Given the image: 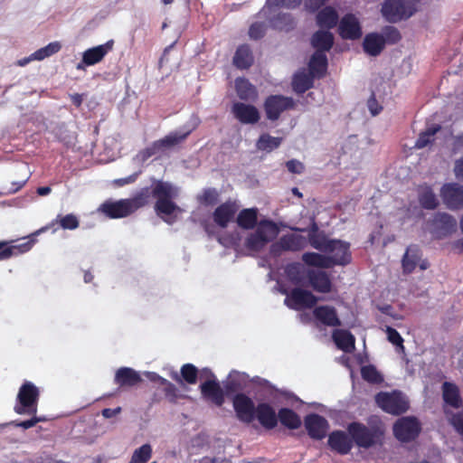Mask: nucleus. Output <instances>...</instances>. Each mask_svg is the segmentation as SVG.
<instances>
[{"mask_svg":"<svg viewBox=\"0 0 463 463\" xmlns=\"http://www.w3.org/2000/svg\"><path fill=\"white\" fill-rule=\"evenodd\" d=\"M151 195L156 198L155 210L158 215H171L178 209L174 202L178 196V189L171 183L156 181L152 192L149 187H144L134 197L128 199L131 213L148 204Z\"/></svg>","mask_w":463,"mask_h":463,"instance_id":"1","label":"nucleus"},{"mask_svg":"<svg viewBox=\"0 0 463 463\" xmlns=\"http://www.w3.org/2000/svg\"><path fill=\"white\" fill-rule=\"evenodd\" d=\"M236 417L244 423H251L255 419L266 430H272L278 425V414L268 402H260L255 406L254 402L245 393H237L232 399Z\"/></svg>","mask_w":463,"mask_h":463,"instance_id":"2","label":"nucleus"},{"mask_svg":"<svg viewBox=\"0 0 463 463\" xmlns=\"http://www.w3.org/2000/svg\"><path fill=\"white\" fill-rule=\"evenodd\" d=\"M347 431L352 437L353 443L363 449H370L381 444L384 435L383 427L378 425L368 427L358 421L349 423Z\"/></svg>","mask_w":463,"mask_h":463,"instance_id":"3","label":"nucleus"},{"mask_svg":"<svg viewBox=\"0 0 463 463\" xmlns=\"http://www.w3.org/2000/svg\"><path fill=\"white\" fill-rule=\"evenodd\" d=\"M39 399L40 389L33 383L24 381L18 390L14 412L19 415L36 414Z\"/></svg>","mask_w":463,"mask_h":463,"instance_id":"4","label":"nucleus"},{"mask_svg":"<svg viewBox=\"0 0 463 463\" xmlns=\"http://www.w3.org/2000/svg\"><path fill=\"white\" fill-rule=\"evenodd\" d=\"M375 402L383 411L392 415H401L410 407L407 398L400 391L381 392L376 394Z\"/></svg>","mask_w":463,"mask_h":463,"instance_id":"5","label":"nucleus"},{"mask_svg":"<svg viewBox=\"0 0 463 463\" xmlns=\"http://www.w3.org/2000/svg\"><path fill=\"white\" fill-rule=\"evenodd\" d=\"M282 294L286 295L284 304L293 310H302L306 308H312L318 301L311 291L296 287L289 292L286 289L281 290Z\"/></svg>","mask_w":463,"mask_h":463,"instance_id":"6","label":"nucleus"},{"mask_svg":"<svg viewBox=\"0 0 463 463\" xmlns=\"http://www.w3.org/2000/svg\"><path fill=\"white\" fill-rule=\"evenodd\" d=\"M392 431L399 441L411 442L419 437L421 425L416 417H402L393 424Z\"/></svg>","mask_w":463,"mask_h":463,"instance_id":"7","label":"nucleus"},{"mask_svg":"<svg viewBox=\"0 0 463 463\" xmlns=\"http://www.w3.org/2000/svg\"><path fill=\"white\" fill-rule=\"evenodd\" d=\"M296 102L291 97L276 94L268 96L263 103V109L269 120H278L285 111L295 109Z\"/></svg>","mask_w":463,"mask_h":463,"instance_id":"8","label":"nucleus"},{"mask_svg":"<svg viewBox=\"0 0 463 463\" xmlns=\"http://www.w3.org/2000/svg\"><path fill=\"white\" fill-rule=\"evenodd\" d=\"M381 11L386 21L398 23L410 18L415 13V8L407 5L405 0H385Z\"/></svg>","mask_w":463,"mask_h":463,"instance_id":"9","label":"nucleus"},{"mask_svg":"<svg viewBox=\"0 0 463 463\" xmlns=\"http://www.w3.org/2000/svg\"><path fill=\"white\" fill-rule=\"evenodd\" d=\"M331 245L325 253H328L330 268L334 266H346L352 260L350 243L341 240L333 239Z\"/></svg>","mask_w":463,"mask_h":463,"instance_id":"10","label":"nucleus"},{"mask_svg":"<svg viewBox=\"0 0 463 463\" xmlns=\"http://www.w3.org/2000/svg\"><path fill=\"white\" fill-rule=\"evenodd\" d=\"M114 41L109 40L104 44H100L92 48L87 49L82 53L81 62L78 63L77 69L83 70L85 66H92L100 62L105 56L112 51Z\"/></svg>","mask_w":463,"mask_h":463,"instance_id":"11","label":"nucleus"},{"mask_svg":"<svg viewBox=\"0 0 463 463\" xmlns=\"http://www.w3.org/2000/svg\"><path fill=\"white\" fill-rule=\"evenodd\" d=\"M443 203L449 209L463 208V186L457 183L445 184L440 190Z\"/></svg>","mask_w":463,"mask_h":463,"instance_id":"12","label":"nucleus"},{"mask_svg":"<svg viewBox=\"0 0 463 463\" xmlns=\"http://www.w3.org/2000/svg\"><path fill=\"white\" fill-rule=\"evenodd\" d=\"M238 210L239 205L235 201L227 200L215 208L213 213V222L216 225L224 229L233 221Z\"/></svg>","mask_w":463,"mask_h":463,"instance_id":"13","label":"nucleus"},{"mask_svg":"<svg viewBox=\"0 0 463 463\" xmlns=\"http://www.w3.org/2000/svg\"><path fill=\"white\" fill-rule=\"evenodd\" d=\"M421 251L417 245H410L402 260L403 272L407 274L411 273L417 265L422 270L427 269L430 264L427 260H421Z\"/></svg>","mask_w":463,"mask_h":463,"instance_id":"14","label":"nucleus"},{"mask_svg":"<svg viewBox=\"0 0 463 463\" xmlns=\"http://www.w3.org/2000/svg\"><path fill=\"white\" fill-rule=\"evenodd\" d=\"M304 423L310 438L320 440L326 437L329 425L323 416L310 413L305 417Z\"/></svg>","mask_w":463,"mask_h":463,"instance_id":"15","label":"nucleus"},{"mask_svg":"<svg viewBox=\"0 0 463 463\" xmlns=\"http://www.w3.org/2000/svg\"><path fill=\"white\" fill-rule=\"evenodd\" d=\"M99 211L110 219L125 218L132 214L128 199L107 200L99 206Z\"/></svg>","mask_w":463,"mask_h":463,"instance_id":"16","label":"nucleus"},{"mask_svg":"<svg viewBox=\"0 0 463 463\" xmlns=\"http://www.w3.org/2000/svg\"><path fill=\"white\" fill-rule=\"evenodd\" d=\"M232 113L241 124L253 125L259 122L260 114L259 109L250 104L235 102L232 107Z\"/></svg>","mask_w":463,"mask_h":463,"instance_id":"17","label":"nucleus"},{"mask_svg":"<svg viewBox=\"0 0 463 463\" xmlns=\"http://www.w3.org/2000/svg\"><path fill=\"white\" fill-rule=\"evenodd\" d=\"M199 388L203 399L218 407L222 406L225 402V394L217 379H207Z\"/></svg>","mask_w":463,"mask_h":463,"instance_id":"18","label":"nucleus"},{"mask_svg":"<svg viewBox=\"0 0 463 463\" xmlns=\"http://www.w3.org/2000/svg\"><path fill=\"white\" fill-rule=\"evenodd\" d=\"M338 33L343 39L346 40H356L362 36V28L354 14H347L342 17Z\"/></svg>","mask_w":463,"mask_h":463,"instance_id":"19","label":"nucleus"},{"mask_svg":"<svg viewBox=\"0 0 463 463\" xmlns=\"http://www.w3.org/2000/svg\"><path fill=\"white\" fill-rule=\"evenodd\" d=\"M307 279L308 285L318 293H330L332 291L333 283L330 276L323 270L307 269Z\"/></svg>","mask_w":463,"mask_h":463,"instance_id":"20","label":"nucleus"},{"mask_svg":"<svg viewBox=\"0 0 463 463\" xmlns=\"http://www.w3.org/2000/svg\"><path fill=\"white\" fill-rule=\"evenodd\" d=\"M327 443L332 450L340 455L348 454L354 446L352 437L343 430L332 431L328 436Z\"/></svg>","mask_w":463,"mask_h":463,"instance_id":"21","label":"nucleus"},{"mask_svg":"<svg viewBox=\"0 0 463 463\" xmlns=\"http://www.w3.org/2000/svg\"><path fill=\"white\" fill-rule=\"evenodd\" d=\"M314 317L326 326L336 327L341 326L335 307L328 305L318 306L313 310Z\"/></svg>","mask_w":463,"mask_h":463,"instance_id":"22","label":"nucleus"},{"mask_svg":"<svg viewBox=\"0 0 463 463\" xmlns=\"http://www.w3.org/2000/svg\"><path fill=\"white\" fill-rule=\"evenodd\" d=\"M141 382L139 373L130 367L118 368L114 377V383L119 387H134Z\"/></svg>","mask_w":463,"mask_h":463,"instance_id":"23","label":"nucleus"},{"mask_svg":"<svg viewBox=\"0 0 463 463\" xmlns=\"http://www.w3.org/2000/svg\"><path fill=\"white\" fill-rule=\"evenodd\" d=\"M433 225L439 236L444 237L456 230V220L446 213H438L433 218Z\"/></svg>","mask_w":463,"mask_h":463,"instance_id":"24","label":"nucleus"},{"mask_svg":"<svg viewBox=\"0 0 463 463\" xmlns=\"http://www.w3.org/2000/svg\"><path fill=\"white\" fill-rule=\"evenodd\" d=\"M307 239L310 246L321 252H326L331 245L330 242L333 241V239H328L323 232H319L316 222H313L308 232Z\"/></svg>","mask_w":463,"mask_h":463,"instance_id":"25","label":"nucleus"},{"mask_svg":"<svg viewBox=\"0 0 463 463\" xmlns=\"http://www.w3.org/2000/svg\"><path fill=\"white\" fill-rule=\"evenodd\" d=\"M235 90L240 99L244 101H253L258 97L256 87L243 77L235 80Z\"/></svg>","mask_w":463,"mask_h":463,"instance_id":"26","label":"nucleus"},{"mask_svg":"<svg viewBox=\"0 0 463 463\" xmlns=\"http://www.w3.org/2000/svg\"><path fill=\"white\" fill-rule=\"evenodd\" d=\"M232 62L237 69H249L254 62L250 47L248 44L240 45L234 53Z\"/></svg>","mask_w":463,"mask_h":463,"instance_id":"27","label":"nucleus"},{"mask_svg":"<svg viewBox=\"0 0 463 463\" xmlns=\"http://www.w3.org/2000/svg\"><path fill=\"white\" fill-rule=\"evenodd\" d=\"M334 44V35L329 30H318L311 37V45L316 49V52L330 51Z\"/></svg>","mask_w":463,"mask_h":463,"instance_id":"28","label":"nucleus"},{"mask_svg":"<svg viewBox=\"0 0 463 463\" xmlns=\"http://www.w3.org/2000/svg\"><path fill=\"white\" fill-rule=\"evenodd\" d=\"M442 397L447 404L455 409H459L463 406V400L455 383L445 382L442 384Z\"/></svg>","mask_w":463,"mask_h":463,"instance_id":"29","label":"nucleus"},{"mask_svg":"<svg viewBox=\"0 0 463 463\" xmlns=\"http://www.w3.org/2000/svg\"><path fill=\"white\" fill-rule=\"evenodd\" d=\"M384 46V39L377 33L366 34L363 42L364 51L371 56L379 55Z\"/></svg>","mask_w":463,"mask_h":463,"instance_id":"30","label":"nucleus"},{"mask_svg":"<svg viewBox=\"0 0 463 463\" xmlns=\"http://www.w3.org/2000/svg\"><path fill=\"white\" fill-rule=\"evenodd\" d=\"M309 72L317 79L326 75L327 70V58L322 52H315L308 63Z\"/></svg>","mask_w":463,"mask_h":463,"instance_id":"31","label":"nucleus"},{"mask_svg":"<svg viewBox=\"0 0 463 463\" xmlns=\"http://www.w3.org/2000/svg\"><path fill=\"white\" fill-rule=\"evenodd\" d=\"M307 271L299 262H292L286 266L285 274L288 279L296 286H304Z\"/></svg>","mask_w":463,"mask_h":463,"instance_id":"32","label":"nucleus"},{"mask_svg":"<svg viewBox=\"0 0 463 463\" xmlns=\"http://www.w3.org/2000/svg\"><path fill=\"white\" fill-rule=\"evenodd\" d=\"M338 14L332 6H326L317 14V24L321 28L327 30L335 27L338 22Z\"/></svg>","mask_w":463,"mask_h":463,"instance_id":"33","label":"nucleus"},{"mask_svg":"<svg viewBox=\"0 0 463 463\" xmlns=\"http://www.w3.org/2000/svg\"><path fill=\"white\" fill-rule=\"evenodd\" d=\"M333 340L335 343L336 346L345 352L351 353L354 349L355 338L354 336L347 330H335L333 333Z\"/></svg>","mask_w":463,"mask_h":463,"instance_id":"34","label":"nucleus"},{"mask_svg":"<svg viewBox=\"0 0 463 463\" xmlns=\"http://www.w3.org/2000/svg\"><path fill=\"white\" fill-rule=\"evenodd\" d=\"M194 128L187 129L184 132L181 131H175L171 132L168 135H166L165 137L156 140L158 142V145L160 146V148L163 151L172 148L182 142H184L188 136L192 133Z\"/></svg>","mask_w":463,"mask_h":463,"instance_id":"35","label":"nucleus"},{"mask_svg":"<svg viewBox=\"0 0 463 463\" xmlns=\"http://www.w3.org/2000/svg\"><path fill=\"white\" fill-rule=\"evenodd\" d=\"M315 77L305 71L297 72L292 80V87L295 92L303 94L313 87Z\"/></svg>","mask_w":463,"mask_h":463,"instance_id":"36","label":"nucleus"},{"mask_svg":"<svg viewBox=\"0 0 463 463\" xmlns=\"http://www.w3.org/2000/svg\"><path fill=\"white\" fill-rule=\"evenodd\" d=\"M278 420L289 430H297L301 426V419L292 409L281 408L278 412Z\"/></svg>","mask_w":463,"mask_h":463,"instance_id":"37","label":"nucleus"},{"mask_svg":"<svg viewBox=\"0 0 463 463\" xmlns=\"http://www.w3.org/2000/svg\"><path fill=\"white\" fill-rule=\"evenodd\" d=\"M258 221V212L254 208L243 209L237 216L238 225L245 230H250L255 227Z\"/></svg>","mask_w":463,"mask_h":463,"instance_id":"38","label":"nucleus"},{"mask_svg":"<svg viewBox=\"0 0 463 463\" xmlns=\"http://www.w3.org/2000/svg\"><path fill=\"white\" fill-rule=\"evenodd\" d=\"M282 142V137H272L268 133L261 134L257 142L256 147L260 151L271 152L277 149Z\"/></svg>","mask_w":463,"mask_h":463,"instance_id":"39","label":"nucleus"},{"mask_svg":"<svg viewBox=\"0 0 463 463\" xmlns=\"http://www.w3.org/2000/svg\"><path fill=\"white\" fill-rule=\"evenodd\" d=\"M198 369L195 365L193 364H184L180 370L181 376L175 374L174 379L177 383L184 381L188 384H195L198 379Z\"/></svg>","mask_w":463,"mask_h":463,"instance_id":"40","label":"nucleus"},{"mask_svg":"<svg viewBox=\"0 0 463 463\" xmlns=\"http://www.w3.org/2000/svg\"><path fill=\"white\" fill-rule=\"evenodd\" d=\"M302 260L305 264L310 267H316L320 269H330L328 263L329 259L326 255H323L317 252H305L302 255Z\"/></svg>","mask_w":463,"mask_h":463,"instance_id":"41","label":"nucleus"},{"mask_svg":"<svg viewBox=\"0 0 463 463\" xmlns=\"http://www.w3.org/2000/svg\"><path fill=\"white\" fill-rule=\"evenodd\" d=\"M33 243L34 240L33 239L16 245H9L6 241V249L1 252L0 258L10 259L13 256L25 253L32 249Z\"/></svg>","mask_w":463,"mask_h":463,"instance_id":"42","label":"nucleus"},{"mask_svg":"<svg viewBox=\"0 0 463 463\" xmlns=\"http://www.w3.org/2000/svg\"><path fill=\"white\" fill-rule=\"evenodd\" d=\"M441 126L439 124H434L429 127L425 131L421 132L419 135V137L416 140L415 147L417 148H424L427 146L432 144L435 140L434 136L440 131Z\"/></svg>","mask_w":463,"mask_h":463,"instance_id":"43","label":"nucleus"},{"mask_svg":"<svg viewBox=\"0 0 463 463\" xmlns=\"http://www.w3.org/2000/svg\"><path fill=\"white\" fill-rule=\"evenodd\" d=\"M419 203L424 209L427 210H433L439 204L436 195L430 186H424L420 188L419 193Z\"/></svg>","mask_w":463,"mask_h":463,"instance_id":"44","label":"nucleus"},{"mask_svg":"<svg viewBox=\"0 0 463 463\" xmlns=\"http://www.w3.org/2000/svg\"><path fill=\"white\" fill-rule=\"evenodd\" d=\"M261 228H257L254 233H251L247 237L245 246L248 250L260 251L269 242V239H264L261 235Z\"/></svg>","mask_w":463,"mask_h":463,"instance_id":"45","label":"nucleus"},{"mask_svg":"<svg viewBox=\"0 0 463 463\" xmlns=\"http://www.w3.org/2000/svg\"><path fill=\"white\" fill-rule=\"evenodd\" d=\"M362 378L372 384H381L383 382V375L377 371L373 364L364 365L361 367Z\"/></svg>","mask_w":463,"mask_h":463,"instance_id":"46","label":"nucleus"},{"mask_svg":"<svg viewBox=\"0 0 463 463\" xmlns=\"http://www.w3.org/2000/svg\"><path fill=\"white\" fill-rule=\"evenodd\" d=\"M153 449L150 444L146 443L135 449L128 463H146L152 458Z\"/></svg>","mask_w":463,"mask_h":463,"instance_id":"47","label":"nucleus"},{"mask_svg":"<svg viewBox=\"0 0 463 463\" xmlns=\"http://www.w3.org/2000/svg\"><path fill=\"white\" fill-rule=\"evenodd\" d=\"M61 48L59 42L50 43L46 46L40 48L31 55L32 60L42 61L47 57H50L57 53Z\"/></svg>","mask_w":463,"mask_h":463,"instance_id":"48","label":"nucleus"},{"mask_svg":"<svg viewBox=\"0 0 463 463\" xmlns=\"http://www.w3.org/2000/svg\"><path fill=\"white\" fill-rule=\"evenodd\" d=\"M279 241L280 249L283 250L298 251L301 249V238L297 235H286L281 237Z\"/></svg>","mask_w":463,"mask_h":463,"instance_id":"49","label":"nucleus"},{"mask_svg":"<svg viewBox=\"0 0 463 463\" xmlns=\"http://www.w3.org/2000/svg\"><path fill=\"white\" fill-rule=\"evenodd\" d=\"M219 199V193L215 188H206L197 196L199 203L204 206L214 205Z\"/></svg>","mask_w":463,"mask_h":463,"instance_id":"50","label":"nucleus"},{"mask_svg":"<svg viewBox=\"0 0 463 463\" xmlns=\"http://www.w3.org/2000/svg\"><path fill=\"white\" fill-rule=\"evenodd\" d=\"M55 222H58L60 227L63 230H75L80 225L78 217L73 213L66 215L59 214Z\"/></svg>","mask_w":463,"mask_h":463,"instance_id":"51","label":"nucleus"},{"mask_svg":"<svg viewBox=\"0 0 463 463\" xmlns=\"http://www.w3.org/2000/svg\"><path fill=\"white\" fill-rule=\"evenodd\" d=\"M381 35L384 39V45L386 43L395 44L402 39L400 31L396 27L391 25L383 27Z\"/></svg>","mask_w":463,"mask_h":463,"instance_id":"52","label":"nucleus"},{"mask_svg":"<svg viewBox=\"0 0 463 463\" xmlns=\"http://www.w3.org/2000/svg\"><path fill=\"white\" fill-rule=\"evenodd\" d=\"M258 228L262 229L261 235L264 237V239H269V241L278 233V227L276 223L272 221H261Z\"/></svg>","mask_w":463,"mask_h":463,"instance_id":"53","label":"nucleus"},{"mask_svg":"<svg viewBox=\"0 0 463 463\" xmlns=\"http://www.w3.org/2000/svg\"><path fill=\"white\" fill-rule=\"evenodd\" d=\"M266 33V26L263 23L256 22L253 23L249 29V36L250 39L259 40L261 39Z\"/></svg>","mask_w":463,"mask_h":463,"instance_id":"54","label":"nucleus"},{"mask_svg":"<svg viewBox=\"0 0 463 463\" xmlns=\"http://www.w3.org/2000/svg\"><path fill=\"white\" fill-rule=\"evenodd\" d=\"M386 333L389 342H391L394 345L400 346L402 349H404L403 338L396 329L391 326H387Z\"/></svg>","mask_w":463,"mask_h":463,"instance_id":"55","label":"nucleus"},{"mask_svg":"<svg viewBox=\"0 0 463 463\" xmlns=\"http://www.w3.org/2000/svg\"><path fill=\"white\" fill-rule=\"evenodd\" d=\"M164 393L171 403H175L181 397L179 391L174 383H167V387H164Z\"/></svg>","mask_w":463,"mask_h":463,"instance_id":"56","label":"nucleus"},{"mask_svg":"<svg viewBox=\"0 0 463 463\" xmlns=\"http://www.w3.org/2000/svg\"><path fill=\"white\" fill-rule=\"evenodd\" d=\"M162 152L157 141H154L149 146H146L141 151L143 160H147L151 156Z\"/></svg>","mask_w":463,"mask_h":463,"instance_id":"57","label":"nucleus"},{"mask_svg":"<svg viewBox=\"0 0 463 463\" xmlns=\"http://www.w3.org/2000/svg\"><path fill=\"white\" fill-rule=\"evenodd\" d=\"M32 416L33 417L31 419L26 420H14L12 421V425H14V427L22 428L24 430L33 428L38 423L39 420L36 419V414Z\"/></svg>","mask_w":463,"mask_h":463,"instance_id":"58","label":"nucleus"},{"mask_svg":"<svg viewBox=\"0 0 463 463\" xmlns=\"http://www.w3.org/2000/svg\"><path fill=\"white\" fill-rule=\"evenodd\" d=\"M287 169L292 174H301L304 172V165L296 159L288 160L286 163Z\"/></svg>","mask_w":463,"mask_h":463,"instance_id":"59","label":"nucleus"},{"mask_svg":"<svg viewBox=\"0 0 463 463\" xmlns=\"http://www.w3.org/2000/svg\"><path fill=\"white\" fill-rule=\"evenodd\" d=\"M368 109L373 116L378 115L382 109L383 107L379 105L377 99H375L374 94H373L367 101Z\"/></svg>","mask_w":463,"mask_h":463,"instance_id":"60","label":"nucleus"},{"mask_svg":"<svg viewBox=\"0 0 463 463\" xmlns=\"http://www.w3.org/2000/svg\"><path fill=\"white\" fill-rule=\"evenodd\" d=\"M272 5L277 6H286L288 8H294L300 5L301 0H268Z\"/></svg>","mask_w":463,"mask_h":463,"instance_id":"61","label":"nucleus"},{"mask_svg":"<svg viewBox=\"0 0 463 463\" xmlns=\"http://www.w3.org/2000/svg\"><path fill=\"white\" fill-rule=\"evenodd\" d=\"M327 0H306V6L311 12L317 11Z\"/></svg>","mask_w":463,"mask_h":463,"instance_id":"62","label":"nucleus"},{"mask_svg":"<svg viewBox=\"0 0 463 463\" xmlns=\"http://www.w3.org/2000/svg\"><path fill=\"white\" fill-rule=\"evenodd\" d=\"M454 172L457 178L463 181V156L455 162Z\"/></svg>","mask_w":463,"mask_h":463,"instance_id":"63","label":"nucleus"},{"mask_svg":"<svg viewBox=\"0 0 463 463\" xmlns=\"http://www.w3.org/2000/svg\"><path fill=\"white\" fill-rule=\"evenodd\" d=\"M120 411H121L120 407H118L115 409L106 408V409L102 410L101 414L104 418L110 419V418L118 415L120 412Z\"/></svg>","mask_w":463,"mask_h":463,"instance_id":"64","label":"nucleus"}]
</instances>
